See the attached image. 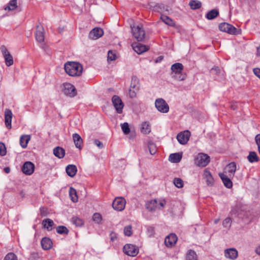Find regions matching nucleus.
I'll use <instances>...</instances> for the list:
<instances>
[{
  "mask_svg": "<svg viewBox=\"0 0 260 260\" xmlns=\"http://www.w3.org/2000/svg\"><path fill=\"white\" fill-rule=\"evenodd\" d=\"M56 232L59 234H68L69 230L64 226H58L56 228Z\"/></svg>",
  "mask_w": 260,
  "mask_h": 260,
  "instance_id": "79ce46f5",
  "label": "nucleus"
},
{
  "mask_svg": "<svg viewBox=\"0 0 260 260\" xmlns=\"http://www.w3.org/2000/svg\"><path fill=\"white\" fill-rule=\"evenodd\" d=\"M211 72L215 75H218L222 72V71L218 67H215L211 69Z\"/></svg>",
  "mask_w": 260,
  "mask_h": 260,
  "instance_id": "5fc2aeb1",
  "label": "nucleus"
},
{
  "mask_svg": "<svg viewBox=\"0 0 260 260\" xmlns=\"http://www.w3.org/2000/svg\"><path fill=\"white\" fill-rule=\"evenodd\" d=\"M69 193L71 200L74 203L77 202L78 198L76 189L73 187H70Z\"/></svg>",
  "mask_w": 260,
  "mask_h": 260,
  "instance_id": "f704fd0d",
  "label": "nucleus"
},
{
  "mask_svg": "<svg viewBox=\"0 0 260 260\" xmlns=\"http://www.w3.org/2000/svg\"><path fill=\"white\" fill-rule=\"evenodd\" d=\"M148 231L150 232L151 235H152L154 232V229L152 227H150L148 229Z\"/></svg>",
  "mask_w": 260,
  "mask_h": 260,
  "instance_id": "0e129e2a",
  "label": "nucleus"
},
{
  "mask_svg": "<svg viewBox=\"0 0 260 260\" xmlns=\"http://www.w3.org/2000/svg\"><path fill=\"white\" fill-rule=\"evenodd\" d=\"M155 106L157 110L163 113H167L169 111V106L167 102L162 98L155 100Z\"/></svg>",
  "mask_w": 260,
  "mask_h": 260,
  "instance_id": "20e7f679",
  "label": "nucleus"
},
{
  "mask_svg": "<svg viewBox=\"0 0 260 260\" xmlns=\"http://www.w3.org/2000/svg\"><path fill=\"white\" fill-rule=\"evenodd\" d=\"M126 201L122 198H116L113 202L112 207L115 210L121 211H122L125 206Z\"/></svg>",
  "mask_w": 260,
  "mask_h": 260,
  "instance_id": "0eeeda50",
  "label": "nucleus"
},
{
  "mask_svg": "<svg viewBox=\"0 0 260 260\" xmlns=\"http://www.w3.org/2000/svg\"><path fill=\"white\" fill-rule=\"evenodd\" d=\"M12 116V111L10 109H6L5 111V122L6 127L9 129L11 128Z\"/></svg>",
  "mask_w": 260,
  "mask_h": 260,
  "instance_id": "6ab92c4d",
  "label": "nucleus"
},
{
  "mask_svg": "<svg viewBox=\"0 0 260 260\" xmlns=\"http://www.w3.org/2000/svg\"><path fill=\"white\" fill-rule=\"evenodd\" d=\"M232 224V219L230 217L225 218L222 222V225L224 227L230 228Z\"/></svg>",
  "mask_w": 260,
  "mask_h": 260,
  "instance_id": "8fccbe9b",
  "label": "nucleus"
},
{
  "mask_svg": "<svg viewBox=\"0 0 260 260\" xmlns=\"http://www.w3.org/2000/svg\"><path fill=\"white\" fill-rule=\"evenodd\" d=\"M17 7V0H11L9 2L8 5L5 7V10L12 11Z\"/></svg>",
  "mask_w": 260,
  "mask_h": 260,
  "instance_id": "473e14b6",
  "label": "nucleus"
},
{
  "mask_svg": "<svg viewBox=\"0 0 260 260\" xmlns=\"http://www.w3.org/2000/svg\"><path fill=\"white\" fill-rule=\"evenodd\" d=\"M163 59V56H160L157 58V59L155 60L156 62H160Z\"/></svg>",
  "mask_w": 260,
  "mask_h": 260,
  "instance_id": "680f3d73",
  "label": "nucleus"
},
{
  "mask_svg": "<svg viewBox=\"0 0 260 260\" xmlns=\"http://www.w3.org/2000/svg\"><path fill=\"white\" fill-rule=\"evenodd\" d=\"M232 212L233 214H235L236 216L241 218H244V215L242 213V210H239V208L237 206L235 209H232Z\"/></svg>",
  "mask_w": 260,
  "mask_h": 260,
  "instance_id": "37998d69",
  "label": "nucleus"
},
{
  "mask_svg": "<svg viewBox=\"0 0 260 260\" xmlns=\"http://www.w3.org/2000/svg\"><path fill=\"white\" fill-rule=\"evenodd\" d=\"M141 132L144 135H148L151 132V125L150 123L144 121L142 123L140 127Z\"/></svg>",
  "mask_w": 260,
  "mask_h": 260,
  "instance_id": "b1692460",
  "label": "nucleus"
},
{
  "mask_svg": "<svg viewBox=\"0 0 260 260\" xmlns=\"http://www.w3.org/2000/svg\"><path fill=\"white\" fill-rule=\"evenodd\" d=\"M104 34L103 30L100 27H95L92 29L89 34V38L92 40H96Z\"/></svg>",
  "mask_w": 260,
  "mask_h": 260,
  "instance_id": "2eb2a0df",
  "label": "nucleus"
},
{
  "mask_svg": "<svg viewBox=\"0 0 260 260\" xmlns=\"http://www.w3.org/2000/svg\"><path fill=\"white\" fill-rule=\"evenodd\" d=\"M190 136V132L186 130L178 134L177 136V139L180 144L184 145L188 141Z\"/></svg>",
  "mask_w": 260,
  "mask_h": 260,
  "instance_id": "9d476101",
  "label": "nucleus"
},
{
  "mask_svg": "<svg viewBox=\"0 0 260 260\" xmlns=\"http://www.w3.org/2000/svg\"><path fill=\"white\" fill-rule=\"evenodd\" d=\"M132 28V32L134 37L138 41H142L145 38V33L142 24H139Z\"/></svg>",
  "mask_w": 260,
  "mask_h": 260,
  "instance_id": "7ed1b4c3",
  "label": "nucleus"
},
{
  "mask_svg": "<svg viewBox=\"0 0 260 260\" xmlns=\"http://www.w3.org/2000/svg\"><path fill=\"white\" fill-rule=\"evenodd\" d=\"M73 139L76 147L80 149L83 144L81 136L78 134H74L73 135Z\"/></svg>",
  "mask_w": 260,
  "mask_h": 260,
  "instance_id": "a878e982",
  "label": "nucleus"
},
{
  "mask_svg": "<svg viewBox=\"0 0 260 260\" xmlns=\"http://www.w3.org/2000/svg\"><path fill=\"white\" fill-rule=\"evenodd\" d=\"M236 171V164L234 162L229 164L225 168V173L230 177H233Z\"/></svg>",
  "mask_w": 260,
  "mask_h": 260,
  "instance_id": "a211bd4d",
  "label": "nucleus"
},
{
  "mask_svg": "<svg viewBox=\"0 0 260 260\" xmlns=\"http://www.w3.org/2000/svg\"><path fill=\"white\" fill-rule=\"evenodd\" d=\"M30 139V136L29 135L22 136L20 139V144L21 146L23 148H26Z\"/></svg>",
  "mask_w": 260,
  "mask_h": 260,
  "instance_id": "7c9ffc66",
  "label": "nucleus"
},
{
  "mask_svg": "<svg viewBox=\"0 0 260 260\" xmlns=\"http://www.w3.org/2000/svg\"><path fill=\"white\" fill-rule=\"evenodd\" d=\"M231 107L233 110H236L237 109V106L235 104H232Z\"/></svg>",
  "mask_w": 260,
  "mask_h": 260,
  "instance_id": "774afa93",
  "label": "nucleus"
},
{
  "mask_svg": "<svg viewBox=\"0 0 260 260\" xmlns=\"http://www.w3.org/2000/svg\"><path fill=\"white\" fill-rule=\"evenodd\" d=\"M129 94L131 98H134L136 96V93L135 90H133L132 89H130L129 91Z\"/></svg>",
  "mask_w": 260,
  "mask_h": 260,
  "instance_id": "bf43d9fd",
  "label": "nucleus"
},
{
  "mask_svg": "<svg viewBox=\"0 0 260 260\" xmlns=\"http://www.w3.org/2000/svg\"><path fill=\"white\" fill-rule=\"evenodd\" d=\"M218 15V12L216 10H212L206 14L208 19L211 20L215 18Z\"/></svg>",
  "mask_w": 260,
  "mask_h": 260,
  "instance_id": "58836bf2",
  "label": "nucleus"
},
{
  "mask_svg": "<svg viewBox=\"0 0 260 260\" xmlns=\"http://www.w3.org/2000/svg\"><path fill=\"white\" fill-rule=\"evenodd\" d=\"M177 237L174 234H170L165 240V243L168 247H172L174 246L177 241Z\"/></svg>",
  "mask_w": 260,
  "mask_h": 260,
  "instance_id": "dca6fc26",
  "label": "nucleus"
},
{
  "mask_svg": "<svg viewBox=\"0 0 260 260\" xmlns=\"http://www.w3.org/2000/svg\"><path fill=\"white\" fill-rule=\"evenodd\" d=\"M116 58V55L115 53L112 51H109L108 53V61H111L115 60Z\"/></svg>",
  "mask_w": 260,
  "mask_h": 260,
  "instance_id": "09e8293b",
  "label": "nucleus"
},
{
  "mask_svg": "<svg viewBox=\"0 0 260 260\" xmlns=\"http://www.w3.org/2000/svg\"><path fill=\"white\" fill-rule=\"evenodd\" d=\"M110 236L111 240L112 241H114L117 238L116 234L115 233H111Z\"/></svg>",
  "mask_w": 260,
  "mask_h": 260,
  "instance_id": "052dcab7",
  "label": "nucleus"
},
{
  "mask_svg": "<svg viewBox=\"0 0 260 260\" xmlns=\"http://www.w3.org/2000/svg\"><path fill=\"white\" fill-rule=\"evenodd\" d=\"M182 158V154L179 153H172L169 156V160L174 163L179 162Z\"/></svg>",
  "mask_w": 260,
  "mask_h": 260,
  "instance_id": "c756f323",
  "label": "nucleus"
},
{
  "mask_svg": "<svg viewBox=\"0 0 260 260\" xmlns=\"http://www.w3.org/2000/svg\"><path fill=\"white\" fill-rule=\"evenodd\" d=\"M67 174L71 177H74L77 172V168L75 165H69L66 169Z\"/></svg>",
  "mask_w": 260,
  "mask_h": 260,
  "instance_id": "5701e85b",
  "label": "nucleus"
},
{
  "mask_svg": "<svg viewBox=\"0 0 260 260\" xmlns=\"http://www.w3.org/2000/svg\"><path fill=\"white\" fill-rule=\"evenodd\" d=\"M224 255L226 258L235 259L238 256V251L235 248H229L224 251Z\"/></svg>",
  "mask_w": 260,
  "mask_h": 260,
  "instance_id": "412c9836",
  "label": "nucleus"
},
{
  "mask_svg": "<svg viewBox=\"0 0 260 260\" xmlns=\"http://www.w3.org/2000/svg\"><path fill=\"white\" fill-rule=\"evenodd\" d=\"M4 260H17V256L13 253H9Z\"/></svg>",
  "mask_w": 260,
  "mask_h": 260,
  "instance_id": "3c124183",
  "label": "nucleus"
},
{
  "mask_svg": "<svg viewBox=\"0 0 260 260\" xmlns=\"http://www.w3.org/2000/svg\"><path fill=\"white\" fill-rule=\"evenodd\" d=\"M186 260H198L196 253L192 250H189L186 253Z\"/></svg>",
  "mask_w": 260,
  "mask_h": 260,
  "instance_id": "c9c22d12",
  "label": "nucleus"
},
{
  "mask_svg": "<svg viewBox=\"0 0 260 260\" xmlns=\"http://www.w3.org/2000/svg\"><path fill=\"white\" fill-rule=\"evenodd\" d=\"M174 184L177 188H182L183 186V181L179 178H175L174 179Z\"/></svg>",
  "mask_w": 260,
  "mask_h": 260,
  "instance_id": "c03bdc74",
  "label": "nucleus"
},
{
  "mask_svg": "<svg viewBox=\"0 0 260 260\" xmlns=\"http://www.w3.org/2000/svg\"><path fill=\"white\" fill-rule=\"evenodd\" d=\"M41 245L44 250H48L52 247V241L49 238H43L41 240Z\"/></svg>",
  "mask_w": 260,
  "mask_h": 260,
  "instance_id": "393cba45",
  "label": "nucleus"
},
{
  "mask_svg": "<svg viewBox=\"0 0 260 260\" xmlns=\"http://www.w3.org/2000/svg\"><path fill=\"white\" fill-rule=\"evenodd\" d=\"M4 171H5V173H9L10 171V169L9 167H6L4 169Z\"/></svg>",
  "mask_w": 260,
  "mask_h": 260,
  "instance_id": "69168bd1",
  "label": "nucleus"
},
{
  "mask_svg": "<svg viewBox=\"0 0 260 260\" xmlns=\"http://www.w3.org/2000/svg\"><path fill=\"white\" fill-rule=\"evenodd\" d=\"M255 251L257 254L260 255V245L257 248H256Z\"/></svg>",
  "mask_w": 260,
  "mask_h": 260,
  "instance_id": "338daca9",
  "label": "nucleus"
},
{
  "mask_svg": "<svg viewBox=\"0 0 260 260\" xmlns=\"http://www.w3.org/2000/svg\"><path fill=\"white\" fill-rule=\"evenodd\" d=\"M219 176L226 187L231 188L232 187L233 183L230 178V177H228L226 174L222 173H219Z\"/></svg>",
  "mask_w": 260,
  "mask_h": 260,
  "instance_id": "4be33fe9",
  "label": "nucleus"
},
{
  "mask_svg": "<svg viewBox=\"0 0 260 260\" xmlns=\"http://www.w3.org/2000/svg\"><path fill=\"white\" fill-rule=\"evenodd\" d=\"M130 87V89L138 90L139 88V80L136 77L132 78Z\"/></svg>",
  "mask_w": 260,
  "mask_h": 260,
  "instance_id": "e433bc0d",
  "label": "nucleus"
},
{
  "mask_svg": "<svg viewBox=\"0 0 260 260\" xmlns=\"http://www.w3.org/2000/svg\"><path fill=\"white\" fill-rule=\"evenodd\" d=\"M63 91L65 94L71 97H74L77 94L75 86L71 83H66L63 84Z\"/></svg>",
  "mask_w": 260,
  "mask_h": 260,
  "instance_id": "1a4fd4ad",
  "label": "nucleus"
},
{
  "mask_svg": "<svg viewBox=\"0 0 260 260\" xmlns=\"http://www.w3.org/2000/svg\"><path fill=\"white\" fill-rule=\"evenodd\" d=\"M6 148L4 144L0 143V155L4 156L6 154Z\"/></svg>",
  "mask_w": 260,
  "mask_h": 260,
  "instance_id": "864d4df0",
  "label": "nucleus"
},
{
  "mask_svg": "<svg viewBox=\"0 0 260 260\" xmlns=\"http://www.w3.org/2000/svg\"><path fill=\"white\" fill-rule=\"evenodd\" d=\"M44 28L41 26H37L36 31V39L39 43L43 42L44 41Z\"/></svg>",
  "mask_w": 260,
  "mask_h": 260,
  "instance_id": "aec40b11",
  "label": "nucleus"
},
{
  "mask_svg": "<svg viewBox=\"0 0 260 260\" xmlns=\"http://www.w3.org/2000/svg\"><path fill=\"white\" fill-rule=\"evenodd\" d=\"M94 142V144L96 146H97V147H98L99 148H100V149H102V148H103V146H103V143H102L101 141H100L99 140H98V139H95V140H94V142Z\"/></svg>",
  "mask_w": 260,
  "mask_h": 260,
  "instance_id": "6e6d98bb",
  "label": "nucleus"
},
{
  "mask_svg": "<svg viewBox=\"0 0 260 260\" xmlns=\"http://www.w3.org/2000/svg\"><path fill=\"white\" fill-rule=\"evenodd\" d=\"M124 233L126 236H131L132 234V226L131 225L125 226L124 229Z\"/></svg>",
  "mask_w": 260,
  "mask_h": 260,
  "instance_id": "603ef678",
  "label": "nucleus"
},
{
  "mask_svg": "<svg viewBox=\"0 0 260 260\" xmlns=\"http://www.w3.org/2000/svg\"><path fill=\"white\" fill-rule=\"evenodd\" d=\"M256 55L260 56V45L257 47Z\"/></svg>",
  "mask_w": 260,
  "mask_h": 260,
  "instance_id": "e2e57ef3",
  "label": "nucleus"
},
{
  "mask_svg": "<svg viewBox=\"0 0 260 260\" xmlns=\"http://www.w3.org/2000/svg\"><path fill=\"white\" fill-rule=\"evenodd\" d=\"M64 68L67 74L73 77L80 76L83 71L82 65L77 62L68 61L65 63Z\"/></svg>",
  "mask_w": 260,
  "mask_h": 260,
  "instance_id": "f257e3e1",
  "label": "nucleus"
},
{
  "mask_svg": "<svg viewBox=\"0 0 260 260\" xmlns=\"http://www.w3.org/2000/svg\"><path fill=\"white\" fill-rule=\"evenodd\" d=\"M203 178L208 186H212L214 184V179L211 173L206 169L203 172Z\"/></svg>",
  "mask_w": 260,
  "mask_h": 260,
  "instance_id": "ddd939ff",
  "label": "nucleus"
},
{
  "mask_svg": "<svg viewBox=\"0 0 260 260\" xmlns=\"http://www.w3.org/2000/svg\"><path fill=\"white\" fill-rule=\"evenodd\" d=\"M210 162V157L204 153H199L195 160L196 164L200 167H205Z\"/></svg>",
  "mask_w": 260,
  "mask_h": 260,
  "instance_id": "39448f33",
  "label": "nucleus"
},
{
  "mask_svg": "<svg viewBox=\"0 0 260 260\" xmlns=\"http://www.w3.org/2000/svg\"><path fill=\"white\" fill-rule=\"evenodd\" d=\"M123 252L127 255L131 256H136L139 252V249L135 245L127 244L123 247Z\"/></svg>",
  "mask_w": 260,
  "mask_h": 260,
  "instance_id": "423d86ee",
  "label": "nucleus"
},
{
  "mask_svg": "<svg viewBox=\"0 0 260 260\" xmlns=\"http://www.w3.org/2000/svg\"><path fill=\"white\" fill-rule=\"evenodd\" d=\"M160 19L165 23L169 26H174L175 25L174 21L166 15H162L160 17Z\"/></svg>",
  "mask_w": 260,
  "mask_h": 260,
  "instance_id": "2f4dec72",
  "label": "nucleus"
},
{
  "mask_svg": "<svg viewBox=\"0 0 260 260\" xmlns=\"http://www.w3.org/2000/svg\"><path fill=\"white\" fill-rule=\"evenodd\" d=\"M42 225L44 228L47 229L48 231H51L53 229L54 222L49 218H46L42 221Z\"/></svg>",
  "mask_w": 260,
  "mask_h": 260,
  "instance_id": "bb28decb",
  "label": "nucleus"
},
{
  "mask_svg": "<svg viewBox=\"0 0 260 260\" xmlns=\"http://www.w3.org/2000/svg\"><path fill=\"white\" fill-rule=\"evenodd\" d=\"M92 219L95 222L99 223L101 221L102 217L100 213H95L93 215Z\"/></svg>",
  "mask_w": 260,
  "mask_h": 260,
  "instance_id": "de8ad7c7",
  "label": "nucleus"
},
{
  "mask_svg": "<svg viewBox=\"0 0 260 260\" xmlns=\"http://www.w3.org/2000/svg\"><path fill=\"white\" fill-rule=\"evenodd\" d=\"M72 222L76 226H81L83 224V220L76 216L72 217Z\"/></svg>",
  "mask_w": 260,
  "mask_h": 260,
  "instance_id": "ea45409f",
  "label": "nucleus"
},
{
  "mask_svg": "<svg viewBox=\"0 0 260 260\" xmlns=\"http://www.w3.org/2000/svg\"><path fill=\"white\" fill-rule=\"evenodd\" d=\"M132 47L138 54H142L149 50V47L139 43H133Z\"/></svg>",
  "mask_w": 260,
  "mask_h": 260,
  "instance_id": "f3484780",
  "label": "nucleus"
},
{
  "mask_svg": "<svg viewBox=\"0 0 260 260\" xmlns=\"http://www.w3.org/2000/svg\"><path fill=\"white\" fill-rule=\"evenodd\" d=\"M166 205V201L164 199H156L149 201L146 203L145 207L149 211L152 212L156 209L161 210Z\"/></svg>",
  "mask_w": 260,
  "mask_h": 260,
  "instance_id": "f03ea898",
  "label": "nucleus"
},
{
  "mask_svg": "<svg viewBox=\"0 0 260 260\" xmlns=\"http://www.w3.org/2000/svg\"><path fill=\"white\" fill-rule=\"evenodd\" d=\"M184 67L181 63H175L172 65L171 70L176 75L181 73L183 70Z\"/></svg>",
  "mask_w": 260,
  "mask_h": 260,
  "instance_id": "cd10ccee",
  "label": "nucleus"
},
{
  "mask_svg": "<svg viewBox=\"0 0 260 260\" xmlns=\"http://www.w3.org/2000/svg\"><path fill=\"white\" fill-rule=\"evenodd\" d=\"M53 154L59 158H62L64 156L65 150L60 147H56L53 149Z\"/></svg>",
  "mask_w": 260,
  "mask_h": 260,
  "instance_id": "c85d7f7f",
  "label": "nucleus"
},
{
  "mask_svg": "<svg viewBox=\"0 0 260 260\" xmlns=\"http://www.w3.org/2000/svg\"><path fill=\"white\" fill-rule=\"evenodd\" d=\"M35 170V166L30 161L25 162L22 167V171L24 174L27 175H31Z\"/></svg>",
  "mask_w": 260,
  "mask_h": 260,
  "instance_id": "4468645a",
  "label": "nucleus"
},
{
  "mask_svg": "<svg viewBox=\"0 0 260 260\" xmlns=\"http://www.w3.org/2000/svg\"><path fill=\"white\" fill-rule=\"evenodd\" d=\"M121 129L123 133L125 135H127L130 132V128L128 123L124 122L121 124Z\"/></svg>",
  "mask_w": 260,
  "mask_h": 260,
  "instance_id": "49530a36",
  "label": "nucleus"
},
{
  "mask_svg": "<svg viewBox=\"0 0 260 260\" xmlns=\"http://www.w3.org/2000/svg\"><path fill=\"white\" fill-rule=\"evenodd\" d=\"M174 78L178 81H183L186 78V74L182 71L181 73L176 74L174 76Z\"/></svg>",
  "mask_w": 260,
  "mask_h": 260,
  "instance_id": "a18cd8bd",
  "label": "nucleus"
},
{
  "mask_svg": "<svg viewBox=\"0 0 260 260\" xmlns=\"http://www.w3.org/2000/svg\"><path fill=\"white\" fill-rule=\"evenodd\" d=\"M112 104L118 113H121L124 104L121 99L117 95H114L112 99Z\"/></svg>",
  "mask_w": 260,
  "mask_h": 260,
  "instance_id": "6e6552de",
  "label": "nucleus"
},
{
  "mask_svg": "<svg viewBox=\"0 0 260 260\" xmlns=\"http://www.w3.org/2000/svg\"><path fill=\"white\" fill-rule=\"evenodd\" d=\"M1 51L4 55L7 66L10 67L13 64V58L7 48L5 46H2L1 47Z\"/></svg>",
  "mask_w": 260,
  "mask_h": 260,
  "instance_id": "f8f14e48",
  "label": "nucleus"
},
{
  "mask_svg": "<svg viewBox=\"0 0 260 260\" xmlns=\"http://www.w3.org/2000/svg\"><path fill=\"white\" fill-rule=\"evenodd\" d=\"M254 74L260 79V69L255 68L253 70Z\"/></svg>",
  "mask_w": 260,
  "mask_h": 260,
  "instance_id": "4d7b16f0",
  "label": "nucleus"
},
{
  "mask_svg": "<svg viewBox=\"0 0 260 260\" xmlns=\"http://www.w3.org/2000/svg\"><path fill=\"white\" fill-rule=\"evenodd\" d=\"M220 31L226 32L230 34H235L236 28L233 25L225 22L221 23L219 25Z\"/></svg>",
  "mask_w": 260,
  "mask_h": 260,
  "instance_id": "9b49d317",
  "label": "nucleus"
},
{
  "mask_svg": "<svg viewBox=\"0 0 260 260\" xmlns=\"http://www.w3.org/2000/svg\"><path fill=\"white\" fill-rule=\"evenodd\" d=\"M255 142L257 146L260 145V134H257L255 137Z\"/></svg>",
  "mask_w": 260,
  "mask_h": 260,
  "instance_id": "13d9d810",
  "label": "nucleus"
},
{
  "mask_svg": "<svg viewBox=\"0 0 260 260\" xmlns=\"http://www.w3.org/2000/svg\"><path fill=\"white\" fill-rule=\"evenodd\" d=\"M247 159L250 162H257L259 160V158L255 152H250L247 156Z\"/></svg>",
  "mask_w": 260,
  "mask_h": 260,
  "instance_id": "72a5a7b5",
  "label": "nucleus"
},
{
  "mask_svg": "<svg viewBox=\"0 0 260 260\" xmlns=\"http://www.w3.org/2000/svg\"><path fill=\"white\" fill-rule=\"evenodd\" d=\"M148 147L149 150V152L151 155L155 154L157 149L156 145L152 142H149L148 144Z\"/></svg>",
  "mask_w": 260,
  "mask_h": 260,
  "instance_id": "a19ab883",
  "label": "nucleus"
},
{
  "mask_svg": "<svg viewBox=\"0 0 260 260\" xmlns=\"http://www.w3.org/2000/svg\"><path fill=\"white\" fill-rule=\"evenodd\" d=\"M189 5L191 9L193 10H196L201 8L202 6V3L199 1L192 0L189 2Z\"/></svg>",
  "mask_w": 260,
  "mask_h": 260,
  "instance_id": "4c0bfd02",
  "label": "nucleus"
}]
</instances>
